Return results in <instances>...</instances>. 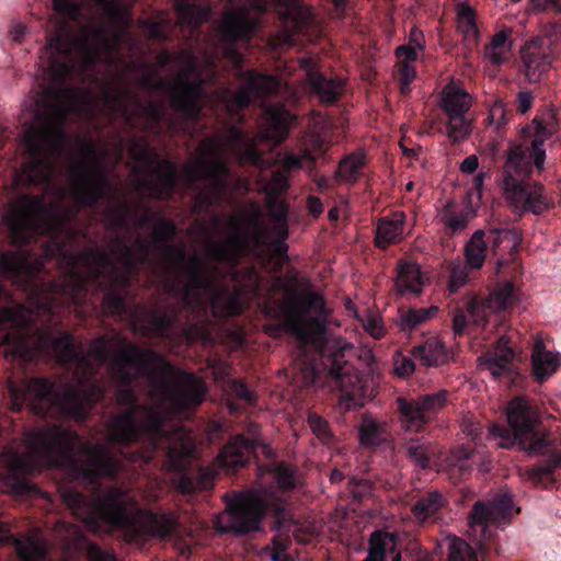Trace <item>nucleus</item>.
I'll return each instance as SVG.
<instances>
[{
	"label": "nucleus",
	"instance_id": "1",
	"mask_svg": "<svg viewBox=\"0 0 561 561\" xmlns=\"http://www.w3.org/2000/svg\"><path fill=\"white\" fill-rule=\"evenodd\" d=\"M3 296L4 290L0 286V299ZM32 320L33 313L21 306L0 309V325L13 330L0 344L3 355L31 360L38 353H54L61 362L73 360L76 385L62 396H56L55 386L44 379H32L19 387H11L12 410L19 411L23 404H28L38 414L57 409L64 414L82 419L88 407L102 396V390L91 381V375L95 366L105 363L108 343L95 341L87 356L77 357L69 334L49 329L38 331L28 324Z\"/></svg>",
	"mask_w": 561,
	"mask_h": 561
},
{
	"label": "nucleus",
	"instance_id": "2",
	"mask_svg": "<svg viewBox=\"0 0 561 561\" xmlns=\"http://www.w3.org/2000/svg\"><path fill=\"white\" fill-rule=\"evenodd\" d=\"M111 371L121 382L135 377L148 376L152 407L145 410L134 405V394L129 389H119L117 400L127 409L107 426L111 442L128 443L144 437L154 449L164 437L163 421L171 413L199 405L206 393L201 379L176 370L161 356L125 345L115 356Z\"/></svg>",
	"mask_w": 561,
	"mask_h": 561
},
{
	"label": "nucleus",
	"instance_id": "3",
	"mask_svg": "<svg viewBox=\"0 0 561 561\" xmlns=\"http://www.w3.org/2000/svg\"><path fill=\"white\" fill-rule=\"evenodd\" d=\"M260 216V208L253 206L249 214L230 218L226 226L227 238L207 244V260L188 263L183 290L188 305L209 304L215 316L230 317L243 310L249 295L259 294L260 280L253 270L247 272L244 282L228 272L238 256L270 239L262 229Z\"/></svg>",
	"mask_w": 561,
	"mask_h": 561
},
{
	"label": "nucleus",
	"instance_id": "4",
	"mask_svg": "<svg viewBox=\"0 0 561 561\" xmlns=\"http://www.w3.org/2000/svg\"><path fill=\"white\" fill-rule=\"evenodd\" d=\"M45 467H64L75 478L93 482L114 474L118 460L104 446H90L61 426L25 432L23 440L9 445L0 455V481L8 492L20 495L32 485L28 477Z\"/></svg>",
	"mask_w": 561,
	"mask_h": 561
},
{
	"label": "nucleus",
	"instance_id": "5",
	"mask_svg": "<svg viewBox=\"0 0 561 561\" xmlns=\"http://www.w3.org/2000/svg\"><path fill=\"white\" fill-rule=\"evenodd\" d=\"M61 497L89 530H119L124 539L133 545H142L151 537L164 538L176 526L172 516L138 510L133 497L118 489H111L103 497L92 502L72 489L64 490Z\"/></svg>",
	"mask_w": 561,
	"mask_h": 561
},
{
	"label": "nucleus",
	"instance_id": "6",
	"mask_svg": "<svg viewBox=\"0 0 561 561\" xmlns=\"http://www.w3.org/2000/svg\"><path fill=\"white\" fill-rule=\"evenodd\" d=\"M87 99L77 90L48 89L37 101V111L45 117L25 129L23 142L30 161L18 173V183H41L53 175L65 144L62 119L70 112H81Z\"/></svg>",
	"mask_w": 561,
	"mask_h": 561
},
{
	"label": "nucleus",
	"instance_id": "7",
	"mask_svg": "<svg viewBox=\"0 0 561 561\" xmlns=\"http://www.w3.org/2000/svg\"><path fill=\"white\" fill-rule=\"evenodd\" d=\"M282 289H285V301L276 312L284 319L286 329L299 342L300 353L295 360L296 378L305 386H309L316 381L320 373L311 362L314 356L309 357V354H320L332 363V351L328 348V342L331 339H327L322 346L325 321L324 301L320 295L316 294L293 298L280 278L272 282L270 299H273Z\"/></svg>",
	"mask_w": 561,
	"mask_h": 561
},
{
	"label": "nucleus",
	"instance_id": "8",
	"mask_svg": "<svg viewBox=\"0 0 561 561\" xmlns=\"http://www.w3.org/2000/svg\"><path fill=\"white\" fill-rule=\"evenodd\" d=\"M83 0H54V11L61 18L59 30L48 43L39 57L41 66L51 81L57 82L68 77L78 65L88 68L96 61L111 62L114 58V42H110L103 32L84 30L78 42L69 39L66 21H73L79 14Z\"/></svg>",
	"mask_w": 561,
	"mask_h": 561
},
{
	"label": "nucleus",
	"instance_id": "9",
	"mask_svg": "<svg viewBox=\"0 0 561 561\" xmlns=\"http://www.w3.org/2000/svg\"><path fill=\"white\" fill-rule=\"evenodd\" d=\"M256 139H250L236 128L225 135L202 142L197 154L184 169L187 181L209 178V186L199 193V198L215 204L224 198L226 190V157L236 156L241 162L260 165L261 157L255 149Z\"/></svg>",
	"mask_w": 561,
	"mask_h": 561
},
{
	"label": "nucleus",
	"instance_id": "10",
	"mask_svg": "<svg viewBox=\"0 0 561 561\" xmlns=\"http://www.w3.org/2000/svg\"><path fill=\"white\" fill-rule=\"evenodd\" d=\"M328 348L332 351V366L329 374L336 379L343 392L342 402L346 409L360 407L371 385L370 365L374 355L369 348L355 352L353 344L341 337H331Z\"/></svg>",
	"mask_w": 561,
	"mask_h": 561
},
{
	"label": "nucleus",
	"instance_id": "11",
	"mask_svg": "<svg viewBox=\"0 0 561 561\" xmlns=\"http://www.w3.org/2000/svg\"><path fill=\"white\" fill-rule=\"evenodd\" d=\"M227 10L220 23V32L228 39L248 36L257 23V15L268 5L274 4L280 19L300 32L313 21L312 11L300 0H227Z\"/></svg>",
	"mask_w": 561,
	"mask_h": 561
},
{
	"label": "nucleus",
	"instance_id": "12",
	"mask_svg": "<svg viewBox=\"0 0 561 561\" xmlns=\"http://www.w3.org/2000/svg\"><path fill=\"white\" fill-rule=\"evenodd\" d=\"M506 417L512 434L496 424L489 431L491 438L499 439V447L510 448L518 443L529 454L536 455L542 451L546 439L538 431L540 413L534 402L525 397L512 399L506 408Z\"/></svg>",
	"mask_w": 561,
	"mask_h": 561
},
{
	"label": "nucleus",
	"instance_id": "13",
	"mask_svg": "<svg viewBox=\"0 0 561 561\" xmlns=\"http://www.w3.org/2000/svg\"><path fill=\"white\" fill-rule=\"evenodd\" d=\"M272 507L277 508L276 499L265 490L233 495L227 508L216 517V529L239 535L257 530L263 515Z\"/></svg>",
	"mask_w": 561,
	"mask_h": 561
},
{
	"label": "nucleus",
	"instance_id": "14",
	"mask_svg": "<svg viewBox=\"0 0 561 561\" xmlns=\"http://www.w3.org/2000/svg\"><path fill=\"white\" fill-rule=\"evenodd\" d=\"M173 64L180 69V75L171 87L172 104L184 115L196 116L202 99L201 83L214 78L208 68L211 62L207 61L202 72V66L195 61L192 53L182 51L173 57Z\"/></svg>",
	"mask_w": 561,
	"mask_h": 561
},
{
	"label": "nucleus",
	"instance_id": "15",
	"mask_svg": "<svg viewBox=\"0 0 561 561\" xmlns=\"http://www.w3.org/2000/svg\"><path fill=\"white\" fill-rule=\"evenodd\" d=\"M47 211L39 197L21 196L11 204L3 217L13 243H24L36 233H49L45 222Z\"/></svg>",
	"mask_w": 561,
	"mask_h": 561
},
{
	"label": "nucleus",
	"instance_id": "16",
	"mask_svg": "<svg viewBox=\"0 0 561 561\" xmlns=\"http://www.w3.org/2000/svg\"><path fill=\"white\" fill-rule=\"evenodd\" d=\"M504 198L513 213L541 215L553 207V198L546 186L538 181L518 182L515 178L504 176Z\"/></svg>",
	"mask_w": 561,
	"mask_h": 561
},
{
	"label": "nucleus",
	"instance_id": "17",
	"mask_svg": "<svg viewBox=\"0 0 561 561\" xmlns=\"http://www.w3.org/2000/svg\"><path fill=\"white\" fill-rule=\"evenodd\" d=\"M69 178V194L77 204H93L105 192L106 180L91 151L85 152L80 161L71 165Z\"/></svg>",
	"mask_w": 561,
	"mask_h": 561
},
{
	"label": "nucleus",
	"instance_id": "18",
	"mask_svg": "<svg viewBox=\"0 0 561 561\" xmlns=\"http://www.w3.org/2000/svg\"><path fill=\"white\" fill-rule=\"evenodd\" d=\"M518 508L507 495L490 502H477L469 519L471 533H479L477 543L491 538L494 531L514 514Z\"/></svg>",
	"mask_w": 561,
	"mask_h": 561
},
{
	"label": "nucleus",
	"instance_id": "19",
	"mask_svg": "<svg viewBox=\"0 0 561 561\" xmlns=\"http://www.w3.org/2000/svg\"><path fill=\"white\" fill-rule=\"evenodd\" d=\"M448 402V392L439 390L435 393H427L415 399H398V409L402 426L413 433L423 430L437 413H439Z\"/></svg>",
	"mask_w": 561,
	"mask_h": 561
},
{
	"label": "nucleus",
	"instance_id": "20",
	"mask_svg": "<svg viewBox=\"0 0 561 561\" xmlns=\"http://www.w3.org/2000/svg\"><path fill=\"white\" fill-rule=\"evenodd\" d=\"M471 106V95L462 88L447 84L440 95V107L448 117L447 136L454 142L463 140L470 134L471 122L466 113Z\"/></svg>",
	"mask_w": 561,
	"mask_h": 561
},
{
	"label": "nucleus",
	"instance_id": "21",
	"mask_svg": "<svg viewBox=\"0 0 561 561\" xmlns=\"http://www.w3.org/2000/svg\"><path fill=\"white\" fill-rule=\"evenodd\" d=\"M558 131V123L553 111H548L533 119L524 129V137L530 138L531 157L536 169L541 172L545 168L546 150L543 145Z\"/></svg>",
	"mask_w": 561,
	"mask_h": 561
},
{
	"label": "nucleus",
	"instance_id": "22",
	"mask_svg": "<svg viewBox=\"0 0 561 561\" xmlns=\"http://www.w3.org/2000/svg\"><path fill=\"white\" fill-rule=\"evenodd\" d=\"M280 83L271 76L250 75L245 87L240 88L237 92H226L222 96L224 102L229 108L247 106L251 100L262 98L274 93Z\"/></svg>",
	"mask_w": 561,
	"mask_h": 561
},
{
	"label": "nucleus",
	"instance_id": "23",
	"mask_svg": "<svg viewBox=\"0 0 561 561\" xmlns=\"http://www.w3.org/2000/svg\"><path fill=\"white\" fill-rule=\"evenodd\" d=\"M257 426L253 425L249 430V436H236L218 455L217 461L220 467L227 470L236 469L244 465L247 454L254 448L257 443Z\"/></svg>",
	"mask_w": 561,
	"mask_h": 561
},
{
	"label": "nucleus",
	"instance_id": "24",
	"mask_svg": "<svg viewBox=\"0 0 561 561\" xmlns=\"http://www.w3.org/2000/svg\"><path fill=\"white\" fill-rule=\"evenodd\" d=\"M313 58L300 59V68L304 71L312 91L322 102L332 103L342 93L343 84L340 80H328L314 69Z\"/></svg>",
	"mask_w": 561,
	"mask_h": 561
},
{
	"label": "nucleus",
	"instance_id": "25",
	"mask_svg": "<svg viewBox=\"0 0 561 561\" xmlns=\"http://www.w3.org/2000/svg\"><path fill=\"white\" fill-rule=\"evenodd\" d=\"M194 458V442L190 434L182 428L176 430L170 437L167 462L173 470H184Z\"/></svg>",
	"mask_w": 561,
	"mask_h": 561
},
{
	"label": "nucleus",
	"instance_id": "26",
	"mask_svg": "<svg viewBox=\"0 0 561 561\" xmlns=\"http://www.w3.org/2000/svg\"><path fill=\"white\" fill-rule=\"evenodd\" d=\"M264 113L266 128L260 137L275 144L283 141L295 116L279 104L266 106Z\"/></svg>",
	"mask_w": 561,
	"mask_h": 561
},
{
	"label": "nucleus",
	"instance_id": "27",
	"mask_svg": "<svg viewBox=\"0 0 561 561\" xmlns=\"http://www.w3.org/2000/svg\"><path fill=\"white\" fill-rule=\"evenodd\" d=\"M515 354L508 346L507 341L503 337L500 339L492 352L486 353L480 358V364L490 371V374L497 378L504 375H510L514 368Z\"/></svg>",
	"mask_w": 561,
	"mask_h": 561
},
{
	"label": "nucleus",
	"instance_id": "28",
	"mask_svg": "<svg viewBox=\"0 0 561 561\" xmlns=\"http://www.w3.org/2000/svg\"><path fill=\"white\" fill-rule=\"evenodd\" d=\"M514 298V287L512 284L505 283L492 291L485 300L473 298L471 300V312L481 321L480 311L484 312L488 309L495 314L506 311L512 306Z\"/></svg>",
	"mask_w": 561,
	"mask_h": 561
},
{
	"label": "nucleus",
	"instance_id": "29",
	"mask_svg": "<svg viewBox=\"0 0 561 561\" xmlns=\"http://www.w3.org/2000/svg\"><path fill=\"white\" fill-rule=\"evenodd\" d=\"M405 234V215L402 211H396L379 220L376 229V245L385 249L389 244L400 242Z\"/></svg>",
	"mask_w": 561,
	"mask_h": 561
},
{
	"label": "nucleus",
	"instance_id": "30",
	"mask_svg": "<svg viewBox=\"0 0 561 561\" xmlns=\"http://www.w3.org/2000/svg\"><path fill=\"white\" fill-rule=\"evenodd\" d=\"M531 360L534 375L539 381L548 379L561 366L560 354L547 350L541 341L535 343Z\"/></svg>",
	"mask_w": 561,
	"mask_h": 561
},
{
	"label": "nucleus",
	"instance_id": "31",
	"mask_svg": "<svg viewBox=\"0 0 561 561\" xmlns=\"http://www.w3.org/2000/svg\"><path fill=\"white\" fill-rule=\"evenodd\" d=\"M425 276L419 264L402 262L398 268L396 290L399 295H417L422 291Z\"/></svg>",
	"mask_w": 561,
	"mask_h": 561
},
{
	"label": "nucleus",
	"instance_id": "32",
	"mask_svg": "<svg viewBox=\"0 0 561 561\" xmlns=\"http://www.w3.org/2000/svg\"><path fill=\"white\" fill-rule=\"evenodd\" d=\"M397 550L396 536L388 533L376 531L370 538V548L365 561H400Z\"/></svg>",
	"mask_w": 561,
	"mask_h": 561
},
{
	"label": "nucleus",
	"instance_id": "33",
	"mask_svg": "<svg viewBox=\"0 0 561 561\" xmlns=\"http://www.w3.org/2000/svg\"><path fill=\"white\" fill-rule=\"evenodd\" d=\"M413 355L421 364L427 367L447 364L451 358V353L438 337H432L416 346Z\"/></svg>",
	"mask_w": 561,
	"mask_h": 561
},
{
	"label": "nucleus",
	"instance_id": "34",
	"mask_svg": "<svg viewBox=\"0 0 561 561\" xmlns=\"http://www.w3.org/2000/svg\"><path fill=\"white\" fill-rule=\"evenodd\" d=\"M174 234V227L169 221H160L153 230V244L152 248H158L159 242L168 241ZM151 251V247L146 249L138 250L134 249L133 251H128L119 257V264L124 267V270L129 271L138 260L147 256Z\"/></svg>",
	"mask_w": 561,
	"mask_h": 561
},
{
	"label": "nucleus",
	"instance_id": "35",
	"mask_svg": "<svg viewBox=\"0 0 561 561\" xmlns=\"http://www.w3.org/2000/svg\"><path fill=\"white\" fill-rule=\"evenodd\" d=\"M525 76L529 82H538L549 70L548 56L538 51L536 43L527 44L523 49Z\"/></svg>",
	"mask_w": 561,
	"mask_h": 561
},
{
	"label": "nucleus",
	"instance_id": "36",
	"mask_svg": "<svg viewBox=\"0 0 561 561\" xmlns=\"http://www.w3.org/2000/svg\"><path fill=\"white\" fill-rule=\"evenodd\" d=\"M312 163V158L309 153L302 156H288L284 160V170L274 172L270 182L265 185V192L270 196L278 195L287 188L288 176L287 172L290 169H298L305 167V162Z\"/></svg>",
	"mask_w": 561,
	"mask_h": 561
},
{
	"label": "nucleus",
	"instance_id": "37",
	"mask_svg": "<svg viewBox=\"0 0 561 561\" xmlns=\"http://www.w3.org/2000/svg\"><path fill=\"white\" fill-rule=\"evenodd\" d=\"M0 272L9 277L18 278L22 275H31L35 272L26 253L23 250L0 253Z\"/></svg>",
	"mask_w": 561,
	"mask_h": 561
},
{
	"label": "nucleus",
	"instance_id": "38",
	"mask_svg": "<svg viewBox=\"0 0 561 561\" xmlns=\"http://www.w3.org/2000/svg\"><path fill=\"white\" fill-rule=\"evenodd\" d=\"M531 151V149L529 148ZM534 159L527 153V149L522 146L513 147L506 158L505 176H528L533 172Z\"/></svg>",
	"mask_w": 561,
	"mask_h": 561
},
{
	"label": "nucleus",
	"instance_id": "39",
	"mask_svg": "<svg viewBox=\"0 0 561 561\" xmlns=\"http://www.w3.org/2000/svg\"><path fill=\"white\" fill-rule=\"evenodd\" d=\"M179 20L183 24L196 26L208 19L205 0H175Z\"/></svg>",
	"mask_w": 561,
	"mask_h": 561
},
{
	"label": "nucleus",
	"instance_id": "40",
	"mask_svg": "<svg viewBox=\"0 0 561 561\" xmlns=\"http://www.w3.org/2000/svg\"><path fill=\"white\" fill-rule=\"evenodd\" d=\"M511 32L503 30L495 34L484 49L485 58L495 66L502 65L510 59L512 51Z\"/></svg>",
	"mask_w": 561,
	"mask_h": 561
},
{
	"label": "nucleus",
	"instance_id": "41",
	"mask_svg": "<svg viewBox=\"0 0 561 561\" xmlns=\"http://www.w3.org/2000/svg\"><path fill=\"white\" fill-rule=\"evenodd\" d=\"M399 64V80L402 93L410 92V83L415 77V69L413 62L416 60V53L414 47L400 46L396 50Z\"/></svg>",
	"mask_w": 561,
	"mask_h": 561
},
{
	"label": "nucleus",
	"instance_id": "42",
	"mask_svg": "<svg viewBox=\"0 0 561 561\" xmlns=\"http://www.w3.org/2000/svg\"><path fill=\"white\" fill-rule=\"evenodd\" d=\"M156 183L151 188V195L162 198L170 194L175 181V168L167 161H160L154 170Z\"/></svg>",
	"mask_w": 561,
	"mask_h": 561
},
{
	"label": "nucleus",
	"instance_id": "43",
	"mask_svg": "<svg viewBox=\"0 0 561 561\" xmlns=\"http://www.w3.org/2000/svg\"><path fill=\"white\" fill-rule=\"evenodd\" d=\"M486 244L482 230H477L467 242L465 257L471 268L479 270L482 267L486 257Z\"/></svg>",
	"mask_w": 561,
	"mask_h": 561
},
{
	"label": "nucleus",
	"instance_id": "44",
	"mask_svg": "<svg viewBox=\"0 0 561 561\" xmlns=\"http://www.w3.org/2000/svg\"><path fill=\"white\" fill-rule=\"evenodd\" d=\"M457 28L469 45L477 43L479 31L476 24L474 12L466 3L457 5Z\"/></svg>",
	"mask_w": 561,
	"mask_h": 561
},
{
	"label": "nucleus",
	"instance_id": "45",
	"mask_svg": "<svg viewBox=\"0 0 561 561\" xmlns=\"http://www.w3.org/2000/svg\"><path fill=\"white\" fill-rule=\"evenodd\" d=\"M15 549L24 561H42L45 556L46 545L39 534L16 540Z\"/></svg>",
	"mask_w": 561,
	"mask_h": 561
},
{
	"label": "nucleus",
	"instance_id": "46",
	"mask_svg": "<svg viewBox=\"0 0 561 561\" xmlns=\"http://www.w3.org/2000/svg\"><path fill=\"white\" fill-rule=\"evenodd\" d=\"M365 165L363 153H354L343 159L336 171V178L341 183L351 184L357 181Z\"/></svg>",
	"mask_w": 561,
	"mask_h": 561
},
{
	"label": "nucleus",
	"instance_id": "47",
	"mask_svg": "<svg viewBox=\"0 0 561 561\" xmlns=\"http://www.w3.org/2000/svg\"><path fill=\"white\" fill-rule=\"evenodd\" d=\"M443 505V497L436 492L422 496L413 505V514L419 522H426L435 517Z\"/></svg>",
	"mask_w": 561,
	"mask_h": 561
},
{
	"label": "nucleus",
	"instance_id": "48",
	"mask_svg": "<svg viewBox=\"0 0 561 561\" xmlns=\"http://www.w3.org/2000/svg\"><path fill=\"white\" fill-rule=\"evenodd\" d=\"M436 312L437 307L434 306L430 308H411L401 310L399 314V325L402 330H412L419 324L433 318L436 314Z\"/></svg>",
	"mask_w": 561,
	"mask_h": 561
},
{
	"label": "nucleus",
	"instance_id": "49",
	"mask_svg": "<svg viewBox=\"0 0 561 561\" xmlns=\"http://www.w3.org/2000/svg\"><path fill=\"white\" fill-rule=\"evenodd\" d=\"M386 423L370 415H364L359 425V439L363 445H377L382 439Z\"/></svg>",
	"mask_w": 561,
	"mask_h": 561
},
{
	"label": "nucleus",
	"instance_id": "50",
	"mask_svg": "<svg viewBox=\"0 0 561 561\" xmlns=\"http://www.w3.org/2000/svg\"><path fill=\"white\" fill-rule=\"evenodd\" d=\"M84 266L88 274L95 277L104 276L113 270V266L107 257L99 253L83 254L77 259V268Z\"/></svg>",
	"mask_w": 561,
	"mask_h": 561
},
{
	"label": "nucleus",
	"instance_id": "51",
	"mask_svg": "<svg viewBox=\"0 0 561 561\" xmlns=\"http://www.w3.org/2000/svg\"><path fill=\"white\" fill-rule=\"evenodd\" d=\"M486 126L500 131L507 123V111L505 104L497 98H492L488 102Z\"/></svg>",
	"mask_w": 561,
	"mask_h": 561
},
{
	"label": "nucleus",
	"instance_id": "52",
	"mask_svg": "<svg viewBox=\"0 0 561 561\" xmlns=\"http://www.w3.org/2000/svg\"><path fill=\"white\" fill-rule=\"evenodd\" d=\"M448 543V561H477L472 548L462 539L449 536L446 538Z\"/></svg>",
	"mask_w": 561,
	"mask_h": 561
},
{
	"label": "nucleus",
	"instance_id": "53",
	"mask_svg": "<svg viewBox=\"0 0 561 561\" xmlns=\"http://www.w3.org/2000/svg\"><path fill=\"white\" fill-rule=\"evenodd\" d=\"M268 214L276 221L275 236L285 240L288 236L286 227L287 208L280 201L272 199L268 203Z\"/></svg>",
	"mask_w": 561,
	"mask_h": 561
},
{
	"label": "nucleus",
	"instance_id": "54",
	"mask_svg": "<svg viewBox=\"0 0 561 561\" xmlns=\"http://www.w3.org/2000/svg\"><path fill=\"white\" fill-rule=\"evenodd\" d=\"M471 451L467 447H458L451 450L450 456L446 460V469L451 470L453 474L455 471L462 474L467 469L466 461L470 458Z\"/></svg>",
	"mask_w": 561,
	"mask_h": 561
},
{
	"label": "nucleus",
	"instance_id": "55",
	"mask_svg": "<svg viewBox=\"0 0 561 561\" xmlns=\"http://www.w3.org/2000/svg\"><path fill=\"white\" fill-rule=\"evenodd\" d=\"M364 330L374 339H380L385 334V327L378 313L365 311L359 318Z\"/></svg>",
	"mask_w": 561,
	"mask_h": 561
},
{
	"label": "nucleus",
	"instance_id": "56",
	"mask_svg": "<svg viewBox=\"0 0 561 561\" xmlns=\"http://www.w3.org/2000/svg\"><path fill=\"white\" fill-rule=\"evenodd\" d=\"M270 473L277 481L280 489L286 490L293 488L297 483L295 470L285 465H277L270 469Z\"/></svg>",
	"mask_w": 561,
	"mask_h": 561
},
{
	"label": "nucleus",
	"instance_id": "57",
	"mask_svg": "<svg viewBox=\"0 0 561 561\" xmlns=\"http://www.w3.org/2000/svg\"><path fill=\"white\" fill-rule=\"evenodd\" d=\"M488 241L492 243V249L495 253H497L502 244L512 250L517 247V236L512 231H492Z\"/></svg>",
	"mask_w": 561,
	"mask_h": 561
},
{
	"label": "nucleus",
	"instance_id": "58",
	"mask_svg": "<svg viewBox=\"0 0 561 561\" xmlns=\"http://www.w3.org/2000/svg\"><path fill=\"white\" fill-rule=\"evenodd\" d=\"M308 424L312 433L323 443L329 444L331 439V432L328 423L319 415L310 413L308 415Z\"/></svg>",
	"mask_w": 561,
	"mask_h": 561
},
{
	"label": "nucleus",
	"instance_id": "59",
	"mask_svg": "<svg viewBox=\"0 0 561 561\" xmlns=\"http://www.w3.org/2000/svg\"><path fill=\"white\" fill-rule=\"evenodd\" d=\"M442 220L451 232H457L465 229L469 218L462 213L456 214L449 210H445L442 215Z\"/></svg>",
	"mask_w": 561,
	"mask_h": 561
},
{
	"label": "nucleus",
	"instance_id": "60",
	"mask_svg": "<svg viewBox=\"0 0 561 561\" xmlns=\"http://www.w3.org/2000/svg\"><path fill=\"white\" fill-rule=\"evenodd\" d=\"M468 279V272L465 266H461L460 264L453 265L451 267V275H450V282H449V290L451 293L457 291L460 287H462Z\"/></svg>",
	"mask_w": 561,
	"mask_h": 561
},
{
	"label": "nucleus",
	"instance_id": "61",
	"mask_svg": "<svg viewBox=\"0 0 561 561\" xmlns=\"http://www.w3.org/2000/svg\"><path fill=\"white\" fill-rule=\"evenodd\" d=\"M408 453L421 468H426L428 466L427 450L423 445L419 443H410L408 446Z\"/></svg>",
	"mask_w": 561,
	"mask_h": 561
},
{
	"label": "nucleus",
	"instance_id": "62",
	"mask_svg": "<svg viewBox=\"0 0 561 561\" xmlns=\"http://www.w3.org/2000/svg\"><path fill=\"white\" fill-rule=\"evenodd\" d=\"M394 373L399 377H408L414 371V363L411 358L397 356L394 357Z\"/></svg>",
	"mask_w": 561,
	"mask_h": 561
},
{
	"label": "nucleus",
	"instance_id": "63",
	"mask_svg": "<svg viewBox=\"0 0 561 561\" xmlns=\"http://www.w3.org/2000/svg\"><path fill=\"white\" fill-rule=\"evenodd\" d=\"M129 152L136 160L139 161H146L150 156L147 142L141 138L131 141L129 146Z\"/></svg>",
	"mask_w": 561,
	"mask_h": 561
},
{
	"label": "nucleus",
	"instance_id": "64",
	"mask_svg": "<svg viewBox=\"0 0 561 561\" xmlns=\"http://www.w3.org/2000/svg\"><path fill=\"white\" fill-rule=\"evenodd\" d=\"M88 559L89 561H117L114 554L101 550L95 545L88 547Z\"/></svg>",
	"mask_w": 561,
	"mask_h": 561
}]
</instances>
